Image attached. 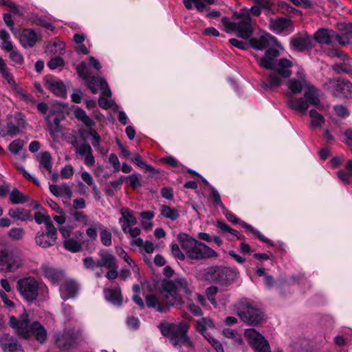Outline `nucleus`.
<instances>
[{
  "label": "nucleus",
  "instance_id": "58836bf2",
  "mask_svg": "<svg viewBox=\"0 0 352 352\" xmlns=\"http://www.w3.org/2000/svg\"><path fill=\"white\" fill-rule=\"evenodd\" d=\"M338 177L342 182L349 184L350 178L352 177V160L347 162L346 164V170H339L337 173Z\"/></svg>",
  "mask_w": 352,
  "mask_h": 352
},
{
  "label": "nucleus",
  "instance_id": "603ef678",
  "mask_svg": "<svg viewBox=\"0 0 352 352\" xmlns=\"http://www.w3.org/2000/svg\"><path fill=\"white\" fill-rule=\"evenodd\" d=\"M210 199H212L213 204L217 206H219L223 209H226L224 205L221 201L219 192L212 186H210Z\"/></svg>",
  "mask_w": 352,
  "mask_h": 352
},
{
  "label": "nucleus",
  "instance_id": "4468645a",
  "mask_svg": "<svg viewBox=\"0 0 352 352\" xmlns=\"http://www.w3.org/2000/svg\"><path fill=\"white\" fill-rule=\"evenodd\" d=\"M309 82L306 78V75L302 69H299L296 74L295 77L290 78L287 82L288 91L286 92L287 103L289 98H295L294 96L301 93L303 89H306L309 85Z\"/></svg>",
  "mask_w": 352,
  "mask_h": 352
},
{
  "label": "nucleus",
  "instance_id": "b1692460",
  "mask_svg": "<svg viewBox=\"0 0 352 352\" xmlns=\"http://www.w3.org/2000/svg\"><path fill=\"white\" fill-rule=\"evenodd\" d=\"M314 39L322 45H332L336 41V32L328 28H320L314 34Z\"/></svg>",
  "mask_w": 352,
  "mask_h": 352
},
{
  "label": "nucleus",
  "instance_id": "5fc2aeb1",
  "mask_svg": "<svg viewBox=\"0 0 352 352\" xmlns=\"http://www.w3.org/2000/svg\"><path fill=\"white\" fill-rule=\"evenodd\" d=\"M170 249H171V253H172V255L180 260V261H184L185 259V256H186V254H185V252L183 253L180 249V248L179 247V245L176 243H172L171 245H170Z\"/></svg>",
  "mask_w": 352,
  "mask_h": 352
},
{
  "label": "nucleus",
  "instance_id": "37998d69",
  "mask_svg": "<svg viewBox=\"0 0 352 352\" xmlns=\"http://www.w3.org/2000/svg\"><path fill=\"white\" fill-rule=\"evenodd\" d=\"M71 216L75 221L79 222L82 226L94 225V223L89 220L88 216L82 211H74L71 212Z\"/></svg>",
  "mask_w": 352,
  "mask_h": 352
},
{
  "label": "nucleus",
  "instance_id": "680f3d73",
  "mask_svg": "<svg viewBox=\"0 0 352 352\" xmlns=\"http://www.w3.org/2000/svg\"><path fill=\"white\" fill-rule=\"evenodd\" d=\"M63 64V58L59 56H56L54 58H51V60L47 63V66L51 69H55L58 67L61 66Z\"/></svg>",
  "mask_w": 352,
  "mask_h": 352
},
{
  "label": "nucleus",
  "instance_id": "412c9836",
  "mask_svg": "<svg viewBox=\"0 0 352 352\" xmlns=\"http://www.w3.org/2000/svg\"><path fill=\"white\" fill-rule=\"evenodd\" d=\"M325 86L333 87L336 91L346 98H352V82L347 80L329 79Z\"/></svg>",
  "mask_w": 352,
  "mask_h": 352
},
{
  "label": "nucleus",
  "instance_id": "7c9ffc66",
  "mask_svg": "<svg viewBox=\"0 0 352 352\" xmlns=\"http://www.w3.org/2000/svg\"><path fill=\"white\" fill-rule=\"evenodd\" d=\"M8 215L14 219H18L23 221L32 219L31 211L21 208L9 209Z\"/></svg>",
  "mask_w": 352,
  "mask_h": 352
},
{
  "label": "nucleus",
  "instance_id": "e433bc0d",
  "mask_svg": "<svg viewBox=\"0 0 352 352\" xmlns=\"http://www.w3.org/2000/svg\"><path fill=\"white\" fill-rule=\"evenodd\" d=\"M160 214L170 220L175 221L179 217V213L175 208H170L168 206L163 205L160 208Z\"/></svg>",
  "mask_w": 352,
  "mask_h": 352
},
{
  "label": "nucleus",
  "instance_id": "de8ad7c7",
  "mask_svg": "<svg viewBox=\"0 0 352 352\" xmlns=\"http://www.w3.org/2000/svg\"><path fill=\"white\" fill-rule=\"evenodd\" d=\"M131 160L137 166L145 168L146 170L153 171L154 168L151 166L146 164L142 160V157L138 153L133 154L130 157Z\"/></svg>",
  "mask_w": 352,
  "mask_h": 352
},
{
  "label": "nucleus",
  "instance_id": "49530a36",
  "mask_svg": "<svg viewBox=\"0 0 352 352\" xmlns=\"http://www.w3.org/2000/svg\"><path fill=\"white\" fill-rule=\"evenodd\" d=\"M100 239L102 244L109 247L112 244V234L107 228H100Z\"/></svg>",
  "mask_w": 352,
  "mask_h": 352
},
{
  "label": "nucleus",
  "instance_id": "2eb2a0df",
  "mask_svg": "<svg viewBox=\"0 0 352 352\" xmlns=\"http://www.w3.org/2000/svg\"><path fill=\"white\" fill-rule=\"evenodd\" d=\"M6 129L0 130V135L14 137L25 128V116L19 112L9 115L7 118Z\"/></svg>",
  "mask_w": 352,
  "mask_h": 352
},
{
  "label": "nucleus",
  "instance_id": "13d9d810",
  "mask_svg": "<svg viewBox=\"0 0 352 352\" xmlns=\"http://www.w3.org/2000/svg\"><path fill=\"white\" fill-rule=\"evenodd\" d=\"M223 334L228 338H232L236 340L239 344L243 342L241 338L236 333V332L231 329H224L223 330Z\"/></svg>",
  "mask_w": 352,
  "mask_h": 352
},
{
  "label": "nucleus",
  "instance_id": "69168bd1",
  "mask_svg": "<svg viewBox=\"0 0 352 352\" xmlns=\"http://www.w3.org/2000/svg\"><path fill=\"white\" fill-rule=\"evenodd\" d=\"M83 263L85 267L88 269L99 267V266H98V260L95 261L91 256L85 257L83 259Z\"/></svg>",
  "mask_w": 352,
  "mask_h": 352
},
{
  "label": "nucleus",
  "instance_id": "a19ab883",
  "mask_svg": "<svg viewBox=\"0 0 352 352\" xmlns=\"http://www.w3.org/2000/svg\"><path fill=\"white\" fill-rule=\"evenodd\" d=\"M122 217L119 219V222H126L131 225L137 223L136 217L133 215V212L127 208H122L120 210Z\"/></svg>",
  "mask_w": 352,
  "mask_h": 352
},
{
  "label": "nucleus",
  "instance_id": "8fccbe9b",
  "mask_svg": "<svg viewBox=\"0 0 352 352\" xmlns=\"http://www.w3.org/2000/svg\"><path fill=\"white\" fill-rule=\"evenodd\" d=\"M23 140L21 139H16L9 144L8 149L12 154L17 155L19 154L20 150H21L23 148Z\"/></svg>",
  "mask_w": 352,
  "mask_h": 352
},
{
  "label": "nucleus",
  "instance_id": "6e6552de",
  "mask_svg": "<svg viewBox=\"0 0 352 352\" xmlns=\"http://www.w3.org/2000/svg\"><path fill=\"white\" fill-rule=\"evenodd\" d=\"M320 91L315 86L309 84L305 91L303 97L289 98L287 106L289 109L300 113H304L310 105L318 106Z\"/></svg>",
  "mask_w": 352,
  "mask_h": 352
},
{
  "label": "nucleus",
  "instance_id": "c85d7f7f",
  "mask_svg": "<svg viewBox=\"0 0 352 352\" xmlns=\"http://www.w3.org/2000/svg\"><path fill=\"white\" fill-rule=\"evenodd\" d=\"M19 41L25 48L32 47L38 41V35L32 29H25L20 35Z\"/></svg>",
  "mask_w": 352,
  "mask_h": 352
},
{
  "label": "nucleus",
  "instance_id": "c03bdc74",
  "mask_svg": "<svg viewBox=\"0 0 352 352\" xmlns=\"http://www.w3.org/2000/svg\"><path fill=\"white\" fill-rule=\"evenodd\" d=\"M34 219L36 223L39 225L43 223L45 227L53 224L51 217L46 212H36L34 213Z\"/></svg>",
  "mask_w": 352,
  "mask_h": 352
},
{
  "label": "nucleus",
  "instance_id": "393cba45",
  "mask_svg": "<svg viewBox=\"0 0 352 352\" xmlns=\"http://www.w3.org/2000/svg\"><path fill=\"white\" fill-rule=\"evenodd\" d=\"M338 29L340 32H336V41L341 45L349 44L352 38V23H338Z\"/></svg>",
  "mask_w": 352,
  "mask_h": 352
},
{
  "label": "nucleus",
  "instance_id": "423d86ee",
  "mask_svg": "<svg viewBox=\"0 0 352 352\" xmlns=\"http://www.w3.org/2000/svg\"><path fill=\"white\" fill-rule=\"evenodd\" d=\"M178 287L182 289L187 296L191 295L192 292L185 278L179 277L174 281L166 280L162 283L161 292L168 306H179L184 304L182 298L177 293Z\"/></svg>",
  "mask_w": 352,
  "mask_h": 352
},
{
  "label": "nucleus",
  "instance_id": "3c124183",
  "mask_svg": "<svg viewBox=\"0 0 352 352\" xmlns=\"http://www.w3.org/2000/svg\"><path fill=\"white\" fill-rule=\"evenodd\" d=\"M217 227L223 232H229L232 235L235 236L238 239H241L239 236V232L232 228H231L228 225L225 223L221 221H217Z\"/></svg>",
  "mask_w": 352,
  "mask_h": 352
},
{
  "label": "nucleus",
  "instance_id": "a18cd8bd",
  "mask_svg": "<svg viewBox=\"0 0 352 352\" xmlns=\"http://www.w3.org/2000/svg\"><path fill=\"white\" fill-rule=\"evenodd\" d=\"M241 225L243 228H246L248 231L256 235L261 241L268 244L269 245H273L272 241L270 239L266 238L265 236L261 234V232L258 230L254 229L250 225L248 224L244 221L241 222Z\"/></svg>",
  "mask_w": 352,
  "mask_h": 352
},
{
  "label": "nucleus",
  "instance_id": "0e129e2a",
  "mask_svg": "<svg viewBox=\"0 0 352 352\" xmlns=\"http://www.w3.org/2000/svg\"><path fill=\"white\" fill-rule=\"evenodd\" d=\"M10 59L16 64H21L23 62V57L17 50H12L10 54Z\"/></svg>",
  "mask_w": 352,
  "mask_h": 352
},
{
  "label": "nucleus",
  "instance_id": "79ce46f5",
  "mask_svg": "<svg viewBox=\"0 0 352 352\" xmlns=\"http://www.w3.org/2000/svg\"><path fill=\"white\" fill-rule=\"evenodd\" d=\"M64 248L71 252H78L82 250V244L77 240L69 238L63 241Z\"/></svg>",
  "mask_w": 352,
  "mask_h": 352
},
{
  "label": "nucleus",
  "instance_id": "6ab92c4d",
  "mask_svg": "<svg viewBox=\"0 0 352 352\" xmlns=\"http://www.w3.org/2000/svg\"><path fill=\"white\" fill-rule=\"evenodd\" d=\"M270 29L274 33L280 34L283 32H292L294 25L291 19L286 17L271 18L269 21Z\"/></svg>",
  "mask_w": 352,
  "mask_h": 352
},
{
  "label": "nucleus",
  "instance_id": "f8f14e48",
  "mask_svg": "<svg viewBox=\"0 0 352 352\" xmlns=\"http://www.w3.org/2000/svg\"><path fill=\"white\" fill-rule=\"evenodd\" d=\"M52 340L59 349L69 351L76 346L77 336L72 329H64L54 333Z\"/></svg>",
  "mask_w": 352,
  "mask_h": 352
},
{
  "label": "nucleus",
  "instance_id": "473e14b6",
  "mask_svg": "<svg viewBox=\"0 0 352 352\" xmlns=\"http://www.w3.org/2000/svg\"><path fill=\"white\" fill-rule=\"evenodd\" d=\"M50 190L56 197H60L65 195L70 198L72 195V190L67 184H63L60 186L50 184Z\"/></svg>",
  "mask_w": 352,
  "mask_h": 352
},
{
  "label": "nucleus",
  "instance_id": "bf43d9fd",
  "mask_svg": "<svg viewBox=\"0 0 352 352\" xmlns=\"http://www.w3.org/2000/svg\"><path fill=\"white\" fill-rule=\"evenodd\" d=\"M206 339L209 342V343L212 346V347L215 349L217 352H224V349L221 344V343L212 338L211 336H205Z\"/></svg>",
  "mask_w": 352,
  "mask_h": 352
},
{
  "label": "nucleus",
  "instance_id": "ddd939ff",
  "mask_svg": "<svg viewBox=\"0 0 352 352\" xmlns=\"http://www.w3.org/2000/svg\"><path fill=\"white\" fill-rule=\"evenodd\" d=\"M58 239V232L54 224L41 228L34 237L35 243L41 248H47L54 246Z\"/></svg>",
  "mask_w": 352,
  "mask_h": 352
},
{
  "label": "nucleus",
  "instance_id": "052dcab7",
  "mask_svg": "<svg viewBox=\"0 0 352 352\" xmlns=\"http://www.w3.org/2000/svg\"><path fill=\"white\" fill-rule=\"evenodd\" d=\"M96 228H89L86 230L87 236L91 240L95 241L97 239V228H101L102 226L100 223L95 224Z\"/></svg>",
  "mask_w": 352,
  "mask_h": 352
},
{
  "label": "nucleus",
  "instance_id": "2f4dec72",
  "mask_svg": "<svg viewBox=\"0 0 352 352\" xmlns=\"http://www.w3.org/2000/svg\"><path fill=\"white\" fill-rule=\"evenodd\" d=\"M74 116L76 119L81 121L86 126L93 129L95 126V122L81 108L77 107L74 111Z\"/></svg>",
  "mask_w": 352,
  "mask_h": 352
},
{
  "label": "nucleus",
  "instance_id": "5701e85b",
  "mask_svg": "<svg viewBox=\"0 0 352 352\" xmlns=\"http://www.w3.org/2000/svg\"><path fill=\"white\" fill-rule=\"evenodd\" d=\"M78 283L73 280H67L60 286V294L62 299L67 300L76 297L78 292Z\"/></svg>",
  "mask_w": 352,
  "mask_h": 352
},
{
  "label": "nucleus",
  "instance_id": "4d7b16f0",
  "mask_svg": "<svg viewBox=\"0 0 352 352\" xmlns=\"http://www.w3.org/2000/svg\"><path fill=\"white\" fill-rule=\"evenodd\" d=\"M256 4L259 6L261 8L267 10L268 13L274 14V12L272 10L273 3L271 0H253Z\"/></svg>",
  "mask_w": 352,
  "mask_h": 352
},
{
  "label": "nucleus",
  "instance_id": "e2e57ef3",
  "mask_svg": "<svg viewBox=\"0 0 352 352\" xmlns=\"http://www.w3.org/2000/svg\"><path fill=\"white\" fill-rule=\"evenodd\" d=\"M333 109L336 115L339 117L346 118L349 115V111L343 105H336Z\"/></svg>",
  "mask_w": 352,
  "mask_h": 352
},
{
  "label": "nucleus",
  "instance_id": "f3484780",
  "mask_svg": "<svg viewBox=\"0 0 352 352\" xmlns=\"http://www.w3.org/2000/svg\"><path fill=\"white\" fill-rule=\"evenodd\" d=\"M244 335L256 352H271L267 340L254 329H246Z\"/></svg>",
  "mask_w": 352,
  "mask_h": 352
},
{
  "label": "nucleus",
  "instance_id": "f03ea898",
  "mask_svg": "<svg viewBox=\"0 0 352 352\" xmlns=\"http://www.w3.org/2000/svg\"><path fill=\"white\" fill-rule=\"evenodd\" d=\"M250 12L254 16H258L261 12V7L256 4L251 7L250 10H241L239 13L234 14L233 21H230L228 17H223L221 23L225 31L228 33L236 32L237 36L243 39L250 38L253 34L254 22L252 19Z\"/></svg>",
  "mask_w": 352,
  "mask_h": 352
},
{
  "label": "nucleus",
  "instance_id": "72a5a7b5",
  "mask_svg": "<svg viewBox=\"0 0 352 352\" xmlns=\"http://www.w3.org/2000/svg\"><path fill=\"white\" fill-rule=\"evenodd\" d=\"M146 305L148 307L155 308L156 310L160 313H165L168 309V305H163L158 298L153 295L150 294L146 296Z\"/></svg>",
  "mask_w": 352,
  "mask_h": 352
},
{
  "label": "nucleus",
  "instance_id": "f257e3e1",
  "mask_svg": "<svg viewBox=\"0 0 352 352\" xmlns=\"http://www.w3.org/2000/svg\"><path fill=\"white\" fill-rule=\"evenodd\" d=\"M280 55L277 48H271L265 51L264 56L258 58V65L270 72L266 79L263 82V87L272 89L279 87L283 79L292 75L293 63L287 58H280L277 60Z\"/></svg>",
  "mask_w": 352,
  "mask_h": 352
},
{
  "label": "nucleus",
  "instance_id": "c756f323",
  "mask_svg": "<svg viewBox=\"0 0 352 352\" xmlns=\"http://www.w3.org/2000/svg\"><path fill=\"white\" fill-rule=\"evenodd\" d=\"M36 159L39 162L40 168H43L46 170L49 173H52V156L50 152L43 151L39 153Z\"/></svg>",
  "mask_w": 352,
  "mask_h": 352
},
{
  "label": "nucleus",
  "instance_id": "c9c22d12",
  "mask_svg": "<svg viewBox=\"0 0 352 352\" xmlns=\"http://www.w3.org/2000/svg\"><path fill=\"white\" fill-rule=\"evenodd\" d=\"M309 116L311 118L310 125L313 129L321 127L325 122V119L322 115L315 109H311L309 111Z\"/></svg>",
  "mask_w": 352,
  "mask_h": 352
},
{
  "label": "nucleus",
  "instance_id": "9b49d317",
  "mask_svg": "<svg viewBox=\"0 0 352 352\" xmlns=\"http://www.w3.org/2000/svg\"><path fill=\"white\" fill-rule=\"evenodd\" d=\"M76 70L78 76L85 80L88 89L94 94H97L98 87L100 88L106 82L103 78L98 76H91L89 66L85 62L80 63L76 67Z\"/></svg>",
  "mask_w": 352,
  "mask_h": 352
},
{
  "label": "nucleus",
  "instance_id": "0eeeda50",
  "mask_svg": "<svg viewBox=\"0 0 352 352\" xmlns=\"http://www.w3.org/2000/svg\"><path fill=\"white\" fill-rule=\"evenodd\" d=\"M236 313L243 322L252 326L258 325L265 320L263 311L247 298L237 303Z\"/></svg>",
  "mask_w": 352,
  "mask_h": 352
},
{
  "label": "nucleus",
  "instance_id": "4c0bfd02",
  "mask_svg": "<svg viewBox=\"0 0 352 352\" xmlns=\"http://www.w3.org/2000/svg\"><path fill=\"white\" fill-rule=\"evenodd\" d=\"M43 272L45 276L54 283H59L63 278V273L52 267H45Z\"/></svg>",
  "mask_w": 352,
  "mask_h": 352
},
{
  "label": "nucleus",
  "instance_id": "ea45409f",
  "mask_svg": "<svg viewBox=\"0 0 352 352\" xmlns=\"http://www.w3.org/2000/svg\"><path fill=\"white\" fill-rule=\"evenodd\" d=\"M10 200L14 204H24L30 200L28 196L21 192L18 189H14L10 192Z\"/></svg>",
  "mask_w": 352,
  "mask_h": 352
},
{
  "label": "nucleus",
  "instance_id": "dca6fc26",
  "mask_svg": "<svg viewBox=\"0 0 352 352\" xmlns=\"http://www.w3.org/2000/svg\"><path fill=\"white\" fill-rule=\"evenodd\" d=\"M250 45L257 50H263L271 48L282 49L281 45L277 38L269 33L265 32L260 36L251 38L249 40Z\"/></svg>",
  "mask_w": 352,
  "mask_h": 352
},
{
  "label": "nucleus",
  "instance_id": "39448f33",
  "mask_svg": "<svg viewBox=\"0 0 352 352\" xmlns=\"http://www.w3.org/2000/svg\"><path fill=\"white\" fill-rule=\"evenodd\" d=\"M158 328L164 336L170 339L174 346L181 348L184 346L190 349L195 348L194 342L187 334L189 325L186 322L160 323Z\"/></svg>",
  "mask_w": 352,
  "mask_h": 352
},
{
  "label": "nucleus",
  "instance_id": "a878e982",
  "mask_svg": "<svg viewBox=\"0 0 352 352\" xmlns=\"http://www.w3.org/2000/svg\"><path fill=\"white\" fill-rule=\"evenodd\" d=\"M45 85L52 93L59 97H65L66 88L63 82L52 76L45 78Z\"/></svg>",
  "mask_w": 352,
  "mask_h": 352
},
{
  "label": "nucleus",
  "instance_id": "a211bd4d",
  "mask_svg": "<svg viewBox=\"0 0 352 352\" xmlns=\"http://www.w3.org/2000/svg\"><path fill=\"white\" fill-rule=\"evenodd\" d=\"M238 275L239 272L236 269L219 267L213 272V279L221 285H230L236 280Z\"/></svg>",
  "mask_w": 352,
  "mask_h": 352
},
{
  "label": "nucleus",
  "instance_id": "7ed1b4c3",
  "mask_svg": "<svg viewBox=\"0 0 352 352\" xmlns=\"http://www.w3.org/2000/svg\"><path fill=\"white\" fill-rule=\"evenodd\" d=\"M9 324L21 338L30 339L34 337L41 344L45 343L47 340V332L44 326L37 321L30 324L28 315L26 313L21 314L19 318L10 316Z\"/></svg>",
  "mask_w": 352,
  "mask_h": 352
},
{
  "label": "nucleus",
  "instance_id": "20e7f679",
  "mask_svg": "<svg viewBox=\"0 0 352 352\" xmlns=\"http://www.w3.org/2000/svg\"><path fill=\"white\" fill-rule=\"evenodd\" d=\"M177 239L186 257L190 260L201 261L218 256L209 246L188 234H180Z\"/></svg>",
  "mask_w": 352,
  "mask_h": 352
},
{
  "label": "nucleus",
  "instance_id": "f704fd0d",
  "mask_svg": "<svg viewBox=\"0 0 352 352\" xmlns=\"http://www.w3.org/2000/svg\"><path fill=\"white\" fill-rule=\"evenodd\" d=\"M105 298L111 303L116 305H121V291L120 289H104Z\"/></svg>",
  "mask_w": 352,
  "mask_h": 352
},
{
  "label": "nucleus",
  "instance_id": "9d476101",
  "mask_svg": "<svg viewBox=\"0 0 352 352\" xmlns=\"http://www.w3.org/2000/svg\"><path fill=\"white\" fill-rule=\"evenodd\" d=\"M17 289L28 302H33L38 294V283L33 277H26L18 280Z\"/></svg>",
  "mask_w": 352,
  "mask_h": 352
},
{
  "label": "nucleus",
  "instance_id": "338daca9",
  "mask_svg": "<svg viewBox=\"0 0 352 352\" xmlns=\"http://www.w3.org/2000/svg\"><path fill=\"white\" fill-rule=\"evenodd\" d=\"M72 230L73 228L70 226H60L58 227V230L65 240L69 238Z\"/></svg>",
  "mask_w": 352,
  "mask_h": 352
},
{
  "label": "nucleus",
  "instance_id": "4be33fe9",
  "mask_svg": "<svg viewBox=\"0 0 352 352\" xmlns=\"http://www.w3.org/2000/svg\"><path fill=\"white\" fill-rule=\"evenodd\" d=\"M0 346L3 352H24L18 340L8 334L1 337Z\"/></svg>",
  "mask_w": 352,
  "mask_h": 352
},
{
  "label": "nucleus",
  "instance_id": "6e6d98bb",
  "mask_svg": "<svg viewBox=\"0 0 352 352\" xmlns=\"http://www.w3.org/2000/svg\"><path fill=\"white\" fill-rule=\"evenodd\" d=\"M88 134L92 137L91 144L97 150L101 146L100 144L101 141L100 135L94 129H89Z\"/></svg>",
  "mask_w": 352,
  "mask_h": 352
},
{
  "label": "nucleus",
  "instance_id": "cd10ccee",
  "mask_svg": "<svg viewBox=\"0 0 352 352\" xmlns=\"http://www.w3.org/2000/svg\"><path fill=\"white\" fill-rule=\"evenodd\" d=\"M100 258L98 260L99 267L118 268L116 258L114 255L107 251H100L98 253Z\"/></svg>",
  "mask_w": 352,
  "mask_h": 352
},
{
  "label": "nucleus",
  "instance_id": "864d4df0",
  "mask_svg": "<svg viewBox=\"0 0 352 352\" xmlns=\"http://www.w3.org/2000/svg\"><path fill=\"white\" fill-rule=\"evenodd\" d=\"M8 235L13 240H20L24 235V230L21 228H12L9 230Z\"/></svg>",
  "mask_w": 352,
  "mask_h": 352
},
{
  "label": "nucleus",
  "instance_id": "aec40b11",
  "mask_svg": "<svg viewBox=\"0 0 352 352\" xmlns=\"http://www.w3.org/2000/svg\"><path fill=\"white\" fill-rule=\"evenodd\" d=\"M292 47L299 52H305L314 47L311 37L306 32H300L291 38Z\"/></svg>",
  "mask_w": 352,
  "mask_h": 352
},
{
  "label": "nucleus",
  "instance_id": "774afa93",
  "mask_svg": "<svg viewBox=\"0 0 352 352\" xmlns=\"http://www.w3.org/2000/svg\"><path fill=\"white\" fill-rule=\"evenodd\" d=\"M229 43L234 47H236L241 50H246L250 45L249 43H245L243 41H239L236 38H231L229 40Z\"/></svg>",
  "mask_w": 352,
  "mask_h": 352
},
{
  "label": "nucleus",
  "instance_id": "09e8293b",
  "mask_svg": "<svg viewBox=\"0 0 352 352\" xmlns=\"http://www.w3.org/2000/svg\"><path fill=\"white\" fill-rule=\"evenodd\" d=\"M46 120L49 126L50 135L52 137L54 136L56 133H58L60 131V120L58 118H55L53 120V122H51L49 118H47Z\"/></svg>",
  "mask_w": 352,
  "mask_h": 352
},
{
  "label": "nucleus",
  "instance_id": "bb28decb",
  "mask_svg": "<svg viewBox=\"0 0 352 352\" xmlns=\"http://www.w3.org/2000/svg\"><path fill=\"white\" fill-rule=\"evenodd\" d=\"M76 155L83 159V162L88 166H92L95 164V159L93 155V150L89 144L81 143V146L75 152Z\"/></svg>",
  "mask_w": 352,
  "mask_h": 352
},
{
  "label": "nucleus",
  "instance_id": "1a4fd4ad",
  "mask_svg": "<svg viewBox=\"0 0 352 352\" xmlns=\"http://www.w3.org/2000/svg\"><path fill=\"white\" fill-rule=\"evenodd\" d=\"M22 255L10 250L4 245L0 244V271L3 272H14L24 264Z\"/></svg>",
  "mask_w": 352,
  "mask_h": 352
}]
</instances>
